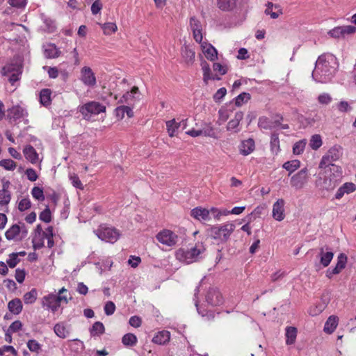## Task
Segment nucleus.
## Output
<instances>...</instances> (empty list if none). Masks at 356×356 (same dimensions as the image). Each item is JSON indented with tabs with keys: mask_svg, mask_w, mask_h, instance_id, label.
Returning <instances> with one entry per match:
<instances>
[{
	"mask_svg": "<svg viewBox=\"0 0 356 356\" xmlns=\"http://www.w3.org/2000/svg\"><path fill=\"white\" fill-rule=\"evenodd\" d=\"M338 68L337 58L331 54L321 55L316 62L312 72V78L318 83L329 82Z\"/></svg>",
	"mask_w": 356,
	"mask_h": 356,
	"instance_id": "f257e3e1",
	"label": "nucleus"
},
{
	"mask_svg": "<svg viewBox=\"0 0 356 356\" xmlns=\"http://www.w3.org/2000/svg\"><path fill=\"white\" fill-rule=\"evenodd\" d=\"M323 177L316 180V186L321 189L331 191L335 188L341 182L342 178V170L339 165H331L324 168Z\"/></svg>",
	"mask_w": 356,
	"mask_h": 356,
	"instance_id": "f03ea898",
	"label": "nucleus"
},
{
	"mask_svg": "<svg viewBox=\"0 0 356 356\" xmlns=\"http://www.w3.org/2000/svg\"><path fill=\"white\" fill-rule=\"evenodd\" d=\"M235 229V225L227 222L222 225L213 226L210 228L209 236L218 243H226Z\"/></svg>",
	"mask_w": 356,
	"mask_h": 356,
	"instance_id": "7ed1b4c3",
	"label": "nucleus"
},
{
	"mask_svg": "<svg viewBox=\"0 0 356 356\" xmlns=\"http://www.w3.org/2000/svg\"><path fill=\"white\" fill-rule=\"evenodd\" d=\"M205 251V248L202 243L197 242L193 247L189 250H185L183 248L179 249L175 254L176 258L180 261L186 264H191L196 261L200 255Z\"/></svg>",
	"mask_w": 356,
	"mask_h": 356,
	"instance_id": "20e7f679",
	"label": "nucleus"
},
{
	"mask_svg": "<svg viewBox=\"0 0 356 356\" xmlns=\"http://www.w3.org/2000/svg\"><path fill=\"white\" fill-rule=\"evenodd\" d=\"M343 154V149L340 145H334L328 149L326 154L322 157L319 163L320 168H330L335 165L332 163L338 161Z\"/></svg>",
	"mask_w": 356,
	"mask_h": 356,
	"instance_id": "39448f33",
	"label": "nucleus"
},
{
	"mask_svg": "<svg viewBox=\"0 0 356 356\" xmlns=\"http://www.w3.org/2000/svg\"><path fill=\"white\" fill-rule=\"evenodd\" d=\"M1 74L8 78V81L14 84L19 80L22 73V65L19 63H10L4 65L1 69Z\"/></svg>",
	"mask_w": 356,
	"mask_h": 356,
	"instance_id": "423d86ee",
	"label": "nucleus"
},
{
	"mask_svg": "<svg viewBox=\"0 0 356 356\" xmlns=\"http://www.w3.org/2000/svg\"><path fill=\"white\" fill-rule=\"evenodd\" d=\"M95 232L99 239L111 243H115L120 236V232L117 229L107 227L105 225H100Z\"/></svg>",
	"mask_w": 356,
	"mask_h": 356,
	"instance_id": "0eeeda50",
	"label": "nucleus"
},
{
	"mask_svg": "<svg viewBox=\"0 0 356 356\" xmlns=\"http://www.w3.org/2000/svg\"><path fill=\"white\" fill-rule=\"evenodd\" d=\"M79 112L84 118H89L90 115H97L106 111V106L102 104L92 101L79 107Z\"/></svg>",
	"mask_w": 356,
	"mask_h": 356,
	"instance_id": "6e6552de",
	"label": "nucleus"
},
{
	"mask_svg": "<svg viewBox=\"0 0 356 356\" xmlns=\"http://www.w3.org/2000/svg\"><path fill=\"white\" fill-rule=\"evenodd\" d=\"M156 238L161 244L168 246H175L179 239V236L170 229H164L156 235Z\"/></svg>",
	"mask_w": 356,
	"mask_h": 356,
	"instance_id": "1a4fd4ad",
	"label": "nucleus"
},
{
	"mask_svg": "<svg viewBox=\"0 0 356 356\" xmlns=\"http://www.w3.org/2000/svg\"><path fill=\"white\" fill-rule=\"evenodd\" d=\"M307 169L303 168L291 177V185L296 189H300L307 183Z\"/></svg>",
	"mask_w": 356,
	"mask_h": 356,
	"instance_id": "9d476101",
	"label": "nucleus"
},
{
	"mask_svg": "<svg viewBox=\"0 0 356 356\" xmlns=\"http://www.w3.org/2000/svg\"><path fill=\"white\" fill-rule=\"evenodd\" d=\"M206 300L211 306H218L222 303L223 299L218 289L211 288L206 296Z\"/></svg>",
	"mask_w": 356,
	"mask_h": 356,
	"instance_id": "9b49d317",
	"label": "nucleus"
},
{
	"mask_svg": "<svg viewBox=\"0 0 356 356\" xmlns=\"http://www.w3.org/2000/svg\"><path fill=\"white\" fill-rule=\"evenodd\" d=\"M356 28L353 26H337L330 30L328 34L334 38H339L340 37H344L345 35L353 34L355 32Z\"/></svg>",
	"mask_w": 356,
	"mask_h": 356,
	"instance_id": "f8f14e48",
	"label": "nucleus"
},
{
	"mask_svg": "<svg viewBox=\"0 0 356 356\" xmlns=\"http://www.w3.org/2000/svg\"><path fill=\"white\" fill-rule=\"evenodd\" d=\"M27 115V111L19 105L13 106L7 110V118L15 122Z\"/></svg>",
	"mask_w": 356,
	"mask_h": 356,
	"instance_id": "ddd939ff",
	"label": "nucleus"
},
{
	"mask_svg": "<svg viewBox=\"0 0 356 356\" xmlns=\"http://www.w3.org/2000/svg\"><path fill=\"white\" fill-rule=\"evenodd\" d=\"M318 257L320 258V264L323 267H327L333 259L334 253L328 246L325 245L320 248Z\"/></svg>",
	"mask_w": 356,
	"mask_h": 356,
	"instance_id": "4468645a",
	"label": "nucleus"
},
{
	"mask_svg": "<svg viewBox=\"0 0 356 356\" xmlns=\"http://www.w3.org/2000/svg\"><path fill=\"white\" fill-rule=\"evenodd\" d=\"M81 81L88 86H94L96 84V78L92 70L89 67H83L81 70Z\"/></svg>",
	"mask_w": 356,
	"mask_h": 356,
	"instance_id": "2eb2a0df",
	"label": "nucleus"
},
{
	"mask_svg": "<svg viewBox=\"0 0 356 356\" xmlns=\"http://www.w3.org/2000/svg\"><path fill=\"white\" fill-rule=\"evenodd\" d=\"M284 204L283 199H278L273 206V217L277 221H282L284 219Z\"/></svg>",
	"mask_w": 356,
	"mask_h": 356,
	"instance_id": "dca6fc26",
	"label": "nucleus"
},
{
	"mask_svg": "<svg viewBox=\"0 0 356 356\" xmlns=\"http://www.w3.org/2000/svg\"><path fill=\"white\" fill-rule=\"evenodd\" d=\"M42 305L44 307L51 309L53 312H56L60 307L57 296L54 294H49L44 296L42 300Z\"/></svg>",
	"mask_w": 356,
	"mask_h": 356,
	"instance_id": "f3484780",
	"label": "nucleus"
},
{
	"mask_svg": "<svg viewBox=\"0 0 356 356\" xmlns=\"http://www.w3.org/2000/svg\"><path fill=\"white\" fill-rule=\"evenodd\" d=\"M211 213V210L209 211L207 209L202 207H196L191 211V215L194 218L197 219L199 220H209V213Z\"/></svg>",
	"mask_w": 356,
	"mask_h": 356,
	"instance_id": "a211bd4d",
	"label": "nucleus"
},
{
	"mask_svg": "<svg viewBox=\"0 0 356 356\" xmlns=\"http://www.w3.org/2000/svg\"><path fill=\"white\" fill-rule=\"evenodd\" d=\"M356 190V185L352 182H346L341 186L335 194L336 199H341L345 194H349Z\"/></svg>",
	"mask_w": 356,
	"mask_h": 356,
	"instance_id": "6ab92c4d",
	"label": "nucleus"
},
{
	"mask_svg": "<svg viewBox=\"0 0 356 356\" xmlns=\"http://www.w3.org/2000/svg\"><path fill=\"white\" fill-rule=\"evenodd\" d=\"M243 118V113L241 111L236 112L234 115V118L229 120V122L227 123V130L234 131L235 133L238 132L239 129H238L237 128Z\"/></svg>",
	"mask_w": 356,
	"mask_h": 356,
	"instance_id": "aec40b11",
	"label": "nucleus"
},
{
	"mask_svg": "<svg viewBox=\"0 0 356 356\" xmlns=\"http://www.w3.org/2000/svg\"><path fill=\"white\" fill-rule=\"evenodd\" d=\"M255 147L254 141L252 138L241 142L239 149L240 152L244 156H247L252 153Z\"/></svg>",
	"mask_w": 356,
	"mask_h": 356,
	"instance_id": "412c9836",
	"label": "nucleus"
},
{
	"mask_svg": "<svg viewBox=\"0 0 356 356\" xmlns=\"http://www.w3.org/2000/svg\"><path fill=\"white\" fill-rule=\"evenodd\" d=\"M181 56L187 64H193L195 60V53L194 49L189 46L184 45L181 48Z\"/></svg>",
	"mask_w": 356,
	"mask_h": 356,
	"instance_id": "4be33fe9",
	"label": "nucleus"
},
{
	"mask_svg": "<svg viewBox=\"0 0 356 356\" xmlns=\"http://www.w3.org/2000/svg\"><path fill=\"white\" fill-rule=\"evenodd\" d=\"M24 154L26 159L31 163L35 164L38 162L39 158L35 149L31 145H26L24 149Z\"/></svg>",
	"mask_w": 356,
	"mask_h": 356,
	"instance_id": "5701e85b",
	"label": "nucleus"
},
{
	"mask_svg": "<svg viewBox=\"0 0 356 356\" xmlns=\"http://www.w3.org/2000/svg\"><path fill=\"white\" fill-rule=\"evenodd\" d=\"M44 56L47 58H55L60 56V51L54 44H48L44 47Z\"/></svg>",
	"mask_w": 356,
	"mask_h": 356,
	"instance_id": "b1692460",
	"label": "nucleus"
},
{
	"mask_svg": "<svg viewBox=\"0 0 356 356\" xmlns=\"http://www.w3.org/2000/svg\"><path fill=\"white\" fill-rule=\"evenodd\" d=\"M203 53L206 58L211 61L215 60L218 58V52L216 49L210 44L202 45Z\"/></svg>",
	"mask_w": 356,
	"mask_h": 356,
	"instance_id": "393cba45",
	"label": "nucleus"
},
{
	"mask_svg": "<svg viewBox=\"0 0 356 356\" xmlns=\"http://www.w3.org/2000/svg\"><path fill=\"white\" fill-rule=\"evenodd\" d=\"M170 339V334L168 331L162 330L159 332L152 339L154 343L162 345L168 342Z\"/></svg>",
	"mask_w": 356,
	"mask_h": 356,
	"instance_id": "a878e982",
	"label": "nucleus"
},
{
	"mask_svg": "<svg viewBox=\"0 0 356 356\" xmlns=\"http://www.w3.org/2000/svg\"><path fill=\"white\" fill-rule=\"evenodd\" d=\"M338 325V318L334 316H330L326 321L324 325V332L327 334H332Z\"/></svg>",
	"mask_w": 356,
	"mask_h": 356,
	"instance_id": "bb28decb",
	"label": "nucleus"
},
{
	"mask_svg": "<svg viewBox=\"0 0 356 356\" xmlns=\"http://www.w3.org/2000/svg\"><path fill=\"white\" fill-rule=\"evenodd\" d=\"M55 334L61 339L67 338L70 334V329L63 323H58L54 325Z\"/></svg>",
	"mask_w": 356,
	"mask_h": 356,
	"instance_id": "cd10ccee",
	"label": "nucleus"
},
{
	"mask_svg": "<svg viewBox=\"0 0 356 356\" xmlns=\"http://www.w3.org/2000/svg\"><path fill=\"white\" fill-rule=\"evenodd\" d=\"M115 112L116 117L120 120H122L124 117L125 113L129 118L134 116L132 108L127 106H120L115 108Z\"/></svg>",
	"mask_w": 356,
	"mask_h": 356,
	"instance_id": "c85d7f7f",
	"label": "nucleus"
},
{
	"mask_svg": "<svg viewBox=\"0 0 356 356\" xmlns=\"http://www.w3.org/2000/svg\"><path fill=\"white\" fill-rule=\"evenodd\" d=\"M217 6L223 11L232 10L236 6V0H217Z\"/></svg>",
	"mask_w": 356,
	"mask_h": 356,
	"instance_id": "c756f323",
	"label": "nucleus"
},
{
	"mask_svg": "<svg viewBox=\"0 0 356 356\" xmlns=\"http://www.w3.org/2000/svg\"><path fill=\"white\" fill-rule=\"evenodd\" d=\"M51 91L50 89H48V88L42 89L40 92V104L46 107L49 106L51 102Z\"/></svg>",
	"mask_w": 356,
	"mask_h": 356,
	"instance_id": "7c9ffc66",
	"label": "nucleus"
},
{
	"mask_svg": "<svg viewBox=\"0 0 356 356\" xmlns=\"http://www.w3.org/2000/svg\"><path fill=\"white\" fill-rule=\"evenodd\" d=\"M8 309L14 314H19L22 310V303L19 298L10 300L8 304Z\"/></svg>",
	"mask_w": 356,
	"mask_h": 356,
	"instance_id": "2f4dec72",
	"label": "nucleus"
},
{
	"mask_svg": "<svg viewBox=\"0 0 356 356\" xmlns=\"http://www.w3.org/2000/svg\"><path fill=\"white\" fill-rule=\"evenodd\" d=\"M347 259V256L344 253H340L337 257V263L334 268V273H340L343 268H345Z\"/></svg>",
	"mask_w": 356,
	"mask_h": 356,
	"instance_id": "473e14b6",
	"label": "nucleus"
},
{
	"mask_svg": "<svg viewBox=\"0 0 356 356\" xmlns=\"http://www.w3.org/2000/svg\"><path fill=\"white\" fill-rule=\"evenodd\" d=\"M297 337V329L294 327H287L286 328V343L288 345L293 344Z\"/></svg>",
	"mask_w": 356,
	"mask_h": 356,
	"instance_id": "72a5a7b5",
	"label": "nucleus"
},
{
	"mask_svg": "<svg viewBox=\"0 0 356 356\" xmlns=\"http://www.w3.org/2000/svg\"><path fill=\"white\" fill-rule=\"evenodd\" d=\"M105 332V327L104 325L102 322L97 321L94 323L92 327L90 329V332L91 336L95 337V336H99L102 334H104Z\"/></svg>",
	"mask_w": 356,
	"mask_h": 356,
	"instance_id": "f704fd0d",
	"label": "nucleus"
},
{
	"mask_svg": "<svg viewBox=\"0 0 356 356\" xmlns=\"http://www.w3.org/2000/svg\"><path fill=\"white\" fill-rule=\"evenodd\" d=\"M21 227L18 225H12L6 232L5 236L8 240L15 239L20 233Z\"/></svg>",
	"mask_w": 356,
	"mask_h": 356,
	"instance_id": "c9c22d12",
	"label": "nucleus"
},
{
	"mask_svg": "<svg viewBox=\"0 0 356 356\" xmlns=\"http://www.w3.org/2000/svg\"><path fill=\"white\" fill-rule=\"evenodd\" d=\"M258 126L261 129H272L275 127V122L270 121L266 117H261L259 119Z\"/></svg>",
	"mask_w": 356,
	"mask_h": 356,
	"instance_id": "e433bc0d",
	"label": "nucleus"
},
{
	"mask_svg": "<svg viewBox=\"0 0 356 356\" xmlns=\"http://www.w3.org/2000/svg\"><path fill=\"white\" fill-rule=\"evenodd\" d=\"M122 342L126 346H133L137 343V337L134 334L128 333L123 336Z\"/></svg>",
	"mask_w": 356,
	"mask_h": 356,
	"instance_id": "4c0bfd02",
	"label": "nucleus"
},
{
	"mask_svg": "<svg viewBox=\"0 0 356 356\" xmlns=\"http://www.w3.org/2000/svg\"><path fill=\"white\" fill-rule=\"evenodd\" d=\"M167 131L169 136L173 137L175 131L180 127V123L176 122L175 119L166 122Z\"/></svg>",
	"mask_w": 356,
	"mask_h": 356,
	"instance_id": "58836bf2",
	"label": "nucleus"
},
{
	"mask_svg": "<svg viewBox=\"0 0 356 356\" xmlns=\"http://www.w3.org/2000/svg\"><path fill=\"white\" fill-rule=\"evenodd\" d=\"M38 292L35 289H32L30 291L24 295L23 299L25 304H32L37 299Z\"/></svg>",
	"mask_w": 356,
	"mask_h": 356,
	"instance_id": "ea45409f",
	"label": "nucleus"
},
{
	"mask_svg": "<svg viewBox=\"0 0 356 356\" xmlns=\"http://www.w3.org/2000/svg\"><path fill=\"white\" fill-rule=\"evenodd\" d=\"M300 163L298 160H292L285 162L283 164V168L289 171L290 173L294 172L300 167Z\"/></svg>",
	"mask_w": 356,
	"mask_h": 356,
	"instance_id": "a19ab883",
	"label": "nucleus"
},
{
	"mask_svg": "<svg viewBox=\"0 0 356 356\" xmlns=\"http://www.w3.org/2000/svg\"><path fill=\"white\" fill-rule=\"evenodd\" d=\"M202 67L203 71V81L205 84H207L209 79H214L215 78L211 77V70L209 64L207 62L202 63Z\"/></svg>",
	"mask_w": 356,
	"mask_h": 356,
	"instance_id": "79ce46f5",
	"label": "nucleus"
},
{
	"mask_svg": "<svg viewBox=\"0 0 356 356\" xmlns=\"http://www.w3.org/2000/svg\"><path fill=\"white\" fill-rule=\"evenodd\" d=\"M322 143L321 136L318 134H315L312 136L309 145L312 149L316 150L322 145Z\"/></svg>",
	"mask_w": 356,
	"mask_h": 356,
	"instance_id": "37998d69",
	"label": "nucleus"
},
{
	"mask_svg": "<svg viewBox=\"0 0 356 356\" xmlns=\"http://www.w3.org/2000/svg\"><path fill=\"white\" fill-rule=\"evenodd\" d=\"M270 147L271 150L277 152L280 150V140L278 134L273 133L270 137Z\"/></svg>",
	"mask_w": 356,
	"mask_h": 356,
	"instance_id": "c03bdc74",
	"label": "nucleus"
},
{
	"mask_svg": "<svg viewBox=\"0 0 356 356\" xmlns=\"http://www.w3.org/2000/svg\"><path fill=\"white\" fill-rule=\"evenodd\" d=\"M104 34L111 35L117 31V26L115 23L108 22L102 25Z\"/></svg>",
	"mask_w": 356,
	"mask_h": 356,
	"instance_id": "a18cd8bd",
	"label": "nucleus"
},
{
	"mask_svg": "<svg viewBox=\"0 0 356 356\" xmlns=\"http://www.w3.org/2000/svg\"><path fill=\"white\" fill-rule=\"evenodd\" d=\"M249 99H250V95L248 92H242L236 97L235 104L237 106H241L244 102H247Z\"/></svg>",
	"mask_w": 356,
	"mask_h": 356,
	"instance_id": "49530a36",
	"label": "nucleus"
},
{
	"mask_svg": "<svg viewBox=\"0 0 356 356\" xmlns=\"http://www.w3.org/2000/svg\"><path fill=\"white\" fill-rule=\"evenodd\" d=\"M31 195L35 199L39 201H43L44 200L43 190L40 187H33L31 191Z\"/></svg>",
	"mask_w": 356,
	"mask_h": 356,
	"instance_id": "de8ad7c7",
	"label": "nucleus"
},
{
	"mask_svg": "<svg viewBox=\"0 0 356 356\" xmlns=\"http://www.w3.org/2000/svg\"><path fill=\"white\" fill-rule=\"evenodd\" d=\"M0 166L8 170H13L16 168V163L12 159H3L0 161Z\"/></svg>",
	"mask_w": 356,
	"mask_h": 356,
	"instance_id": "09e8293b",
	"label": "nucleus"
},
{
	"mask_svg": "<svg viewBox=\"0 0 356 356\" xmlns=\"http://www.w3.org/2000/svg\"><path fill=\"white\" fill-rule=\"evenodd\" d=\"M39 218L40 220L47 223L51 222V214L49 207H47L46 209L40 213Z\"/></svg>",
	"mask_w": 356,
	"mask_h": 356,
	"instance_id": "8fccbe9b",
	"label": "nucleus"
},
{
	"mask_svg": "<svg viewBox=\"0 0 356 356\" xmlns=\"http://www.w3.org/2000/svg\"><path fill=\"white\" fill-rule=\"evenodd\" d=\"M10 193L5 192L4 191H0V205H7L10 201Z\"/></svg>",
	"mask_w": 356,
	"mask_h": 356,
	"instance_id": "3c124183",
	"label": "nucleus"
},
{
	"mask_svg": "<svg viewBox=\"0 0 356 356\" xmlns=\"http://www.w3.org/2000/svg\"><path fill=\"white\" fill-rule=\"evenodd\" d=\"M305 142L300 140L296 143L293 147V152L294 154H300L303 152L305 147Z\"/></svg>",
	"mask_w": 356,
	"mask_h": 356,
	"instance_id": "603ef678",
	"label": "nucleus"
},
{
	"mask_svg": "<svg viewBox=\"0 0 356 356\" xmlns=\"http://www.w3.org/2000/svg\"><path fill=\"white\" fill-rule=\"evenodd\" d=\"M27 347L31 352L38 353L41 348L40 344L34 339H31L27 342Z\"/></svg>",
	"mask_w": 356,
	"mask_h": 356,
	"instance_id": "864d4df0",
	"label": "nucleus"
},
{
	"mask_svg": "<svg viewBox=\"0 0 356 356\" xmlns=\"http://www.w3.org/2000/svg\"><path fill=\"white\" fill-rule=\"evenodd\" d=\"M227 90L225 88H220L218 89L216 92L213 95V100L216 102H220L222 98L226 95Z\"/></svg>",
	"mask_w": 356,
	"mask_h": 356,
	"instance_id": "5fc2aeb1",
	"label": "nucleus"
},
{
	"mask_svg": "<svg viewBox=\"0 0 356 356\" xmlns=\"http://www.w3.org/2000/svg\"><path fill=\"white\" fill-rule=\"evenodd\" d=\"M20 261V259L17 257V254L11 253L9 255V259L7 260V264L10 268H15L17 264Z\"/></svg>",
	"mask_w": 356,
	"mask_h": 356,
	"instance_id": "6e6d98bb",
	"label": "nucleus"
},
{
	"mask_svg": "<svg viewBox=\"0 0 356 356\" xmlns=\"http://www.w3.org/2000/svg\"><path fill=\"white\" fill-rule=\"evenodd\" d=\"M104 309L107 316L112 315L115 311V305L112 301H108L105 304Z\"/></svg>",
	"mask_w": 356,
	"mask_h": 356,
	"instance_id": "4d7b16f0",
	"label": "nucleus"
},
{
	"mask_svg": "<svg viewBox=\"0 0 356 356\" xmlns=\"http://www.w3.org/2000/svg\"><path fill=\"white\" fill-rule=\"evenodd\" d=\"M31 206V201L28 198H24L20 200L18 205V209L21 211H24L29 209Z\"/></svg>",
	"mask_w": 356,
	"mask_h": 356,
	"instance_id": "13d9d810",
	"label": "nucleus"
},
{
	"mask_svg": "<svg viewBox=\"0 0 356 356\" xmlns=\"http://www.w3.org/2000/svg\"><path fill=\"white\" fill-rule=\"evenodd\" d=\"M318 101L322 104H328L332 101L331 96L327 93L321 94L318 97Z\"/></svg>",
	"mask_w": 356,
	"mask_h": 356,
	"instance_id": "bf43d9fd",
	"label": "nucleus"
},
{
	"mask_svg": "<svg viewBox=\"0 0 356 356\" xmlns=\"http://www.w3.org/2000/svg\"><path fill=\"white\" fill-rule=\"evenodd\" d=\"M102 8V3L100 0H95L91 6V12L93 15H97Z\"/></svg>",
	"mask_w": 356,
	"mask_h": 356,
	"instance_id": "052dcab7",
	"label": "nucleus"
},
{
	"mask_svg": "<svg viewBox=\"0 0 356 356\" xmlns=\"http://www.w3.org/2000/svg\"><path fill=\"white\" fill-rule=\"evenodd\" d=\"M25 174L29 180L31 181H35L38 179V176L35 172V170L33 168L26 169Z\"/></svg>",
	"mask_w": 356,
	"mask_h": 356,
	"instance_id": "680f3d73",
	"label": "nucleus"
},
{
	"mask_svg": "<svg viewBox=\"0 0 356 356\" xmlns=\"http://www.w3.org/2000/svg\"><path fill=\"white\" fill-rule=\"evenodd\" d=\"M337 108L340 112L343 113L350 111L352 109L346 101H341L337 105Z\"/></svg>",
	"mask_w": 356,
	"mask_h": 356,
	"instance_id": "e2e57ef3",
	"label": "nucleus"
},
{
	"mask_svg": "<svg viewBox=\"0 0 356 356\" xmlns=\"http://www.w3.org/2000/svg\"><path fill=\"white\" fill-rule=\"evenodd\" d=\"M213 69L214 71L218 72L220 74L224 75L227 72V68L225 65H222L220 63H214L213 65Z\"/></svg>",
	"mask_w": 356,
	"mask_h": 356,
	"instance_id": "0e129e2a",
	"label": "nucleus"
},
{
	"mask_svg": "<svg viewBox=\"0 0 356 356\" xmlns=\"http://www.w3.org/2000/svg\"><path fill=\"white\" fill-rule=\"evenodd\" d=\"M70 180L72 181V184L74 187L81 190L83 189V184L76 175H71Z\"/></svg>",
	"mask_w": 356,
	"mask_h": 356,
	"instance_id": "69168bd1",
	"label": "nucleus"
},
{
	"mask_svg": "<svg viewBox=\"0 0 356 356\" xmlns=\"http://www.w3.org/2000/svg\"><path fill=\"white\" fill-rule=\"evenodd\" d=\"M8 3L15 8H23L26 4V0H8Z\"/></svg>",
	"mask_w": 356,
	"mask_h": 356,
	"instance_id": "338daca9",
	"label": "nucleus"
},
{
	"mask_svg": "<svg viewBox=\"0 0 356 356\" xmlns=\"http://www.w3.org/2000/svg\"><path fill=\"white\" fill-rule=\"evenodd\" d=\"M25 271L23 269L17 268L15 270V279L19 283H22L25 279Z\"/></svg>",
	"mask_w": 356,
	"mask_h": 356,
	"instance_id": "774afa93",
	"label": "nucleus"
}]
</instances>
